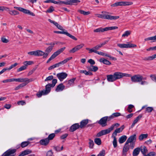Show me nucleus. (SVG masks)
Segmentation results:
<instances>
[{
  "mask_svg": "<svg viewBox=\"0 0 156 156\" xmlns=\"http://www.w3.org/2000/svg\"><path fill=\"white\" fill-rule=\"evenodd\" d=\"M148 135L147 134H141L139 137V139L141 141L144 139L147 138L148 136Z\"/></svg>",
  "mask_w": 156,
  "mask_h": 156,
  "instance_id": "72a5a7b5",
  "label": "nucleus"
},
{
  "mask_svg": "<svg viewBox=\"0 0 156 156\" xmlns=\"http://www.w3.org/2000/svg\"><path fill=\"white\" fill-rule=\"evenodd\" d=\"M55 44L53 43L51 46H49L46 49L45 52H44V56L43 57V58H46L47 57L49 53L52 50Z\"/></svg>",
  "mask_w": 156,
  "mask_h": 156,
  "instance_id": "9d476101",
  "label": "nucleus"
},
{
  "mask_svg": "<svg viewBox=\"0 0 156 156\" xmlns=\"http://www.w3.org/2000/svg\"><path fill=\"white\" fill-rule=\"evenodd\" d=\"M32 152L31 150L29 149H27L21 152L23 156L27 155Z\"/></svg>",
  "mask_w": 156,
  "mask_h": 156,
  "instance_id": "c9c22d12",
  "label": "nucleus"
},
{
  "mask_svg": "<svg viewBox=\"0 0 156 156\" xmlns=\"http://www.w3.org/2000/svg\"><path fill=\"white\" fill-rule=\"evenodd\" d=\"M27 68L26 67V66H23L20 67L19 69H17V72H20L22 70H24L26 69Z\"/></svg>",
  "mask_w": 156,
  "mask_h": 156,
  "instance_id": "13d9d810",
  "label": "nucleus"
},
{
  "mask_svg": "<svg viewBox=\"0 0 156 156\" xmlns=\"http://www.w3.org/2000/svg\"><path fill=\"white\" fill-rule=\"evenodd\" d=\"M131 80L133 83L140 82L141 80H146V78H144L140 74L135 75L133 76H131Z\"/></svg>",
  "mask_w": 156,
  "mask_h": 156,
  "instance_id": "20e7f679",
  "label": "nucleus"
},
{
  "mask_svg": "<svg viewBox=\"0 0 156 156\" xmlns=\"http://www.w3.org/2000/svg\"><path fill=\"white\" fill-rule=\"evenodd\" d=\"M95 15L98 17L102 19H106L110 20H116L119 18V16H113L107 14H96Z\"/></svg>",
  "mask_w": 156,
  "mask_h": 156,
  "instance_id": "f03ea898",
  "label": "nucleus"
},
{
  "mask_svg": "<svg viewBox=\"0 0 156 156\" xmlns=\"http://www.w3.org/2000/svg\"><path fill=\"white\" fill-rule=\"evenodd\" d=\"M48 20L50 22L55 25L59 29L63 31L65 30V29H63L62 27L60 25H59L57 22L52 20L50 19H49Z\"/></svg>",
  "mask_w": 156,
  "mask_h": 156,
  "instance_id": "412c9836",
  "label": "nucleus"
},
{
  "mask_svg": "<svg viewBox=\"0 0 156 156\" xmlns=\"http://www.w3.org/2000/svg\"><path fill=\"white\" fill-rule=\"evenodd\" d=\"M54 10L53 6H51L46 11L47 13H51Z\"/></svg>",
  "mask_w": 156,
  "mask_h": 156,
  "instance_id": "864d4df0",
  "label": "nucleus"
},
{
  "mask_svg": "<svg viewBox=\"0 0 156 156\" xmlns=\"http://www.w3.org/2000/svg\"><path fill=\"white\" fill-rule=\"evenodd\" d=\"M94 32L97 33H103L102 28L100 27L97 29H96L94 30Z\"/></svg>",
  "mask_w": 156,
  "mask_h": 156,
  "instance_id": "5fc2aeb1",
  "label": "nucleus"
},
{
  "mask_svg": "<svg viewBox=\"0 0 156 156\" xmlns=\"http://www.w3.org/2000/svg\"><path fill=\"white\" fill-rule=\"evenodd\" d=\"M113 118L115 117H117L118 116L122 115L119 112H116L113 113L112 114Z\"/></svg>",
  "mask_w": 156,
  "mask_h": 156,
  "instance_id": "bf43d9fd",
  "label": "nucleus"
},
{
  "mask_svg": "<svg viewBox=\"0 0 156 156\" xmlns=\"http://www.w3.org/2000/svg\"><path fill=\"white\" fill-rule=\"evenodd\" d=\"M144 40L145 41L153 40V41L154 42L156 41V35L153 37L146 38L144 39Z\"/></svg>",
  "mask_w": 156,
  "mask_h": 156,
  "instance_id": "58836bf2",
  "label": "nucleus"
},
{
  "mask_svg": "<svg viewBox=\"0 0 156 156\" xmlns=\"http://www.w3.org/2000/svg\"><path fill=\"white\" fill-rule=\"evenodd\" d=\"M16 151V149H9L5 152L2 156H15Z\"/></svg>",
  "mask_w": 156,
  "mask_h": 156,
  "instance_id": "423d86ee",
  "label": "nucleus"
},
{
  "mask_svg": "<svg viewBox=\"0 0 156 156\" xmlns=\"http://www.w3.org/2000/svg\"><path fill=\"white\" fill-rule=\"evenodd\" d=\"M80 1L79 0H68L67 2L62 1V4H64L66 5H71L73 3H75L77 4V3L80 2Z\"/></svg>",
  "mask_w": 156,
  "mask_h": 156,
  "instance_id": "2eb2a0df",
  "label": "nucleus"
},
{
  "mask_svg": "<svg viewBox=\"0 0 156 156\" xmlns=\"http://www.w3.org/2000/svg\"><path fill=\"white\" fill-rule=\"evenodd\" d=\"M30 143V142L28 141L23 142L21 143L20 145H18V147H17V148H19L20 147L22 148L25 147L27 146Z\"/></svg>",
  "mask_w": 156,
  "mask_h": 156,
  "instance_id": "393cba45",
  "label": "nucleus"
},
{
  "mask_svg": "<svg viewBox=\"0 0 156 156\" xmlns=\"http://www.w3.org/2000/svg\"><path fill=\"white\" fill-rule=\"evenodd\" d=\"M80 127V126L78 123H75L73 125L70 127V131L73 132Z\"/></svg>",
  "mask_w": 156,
  "mask_h": 156,
  "instance_id": "6ab92c4d",
  "label": "nucleus"
},
{
  "mask_svg": "<svg viewBox=\"0 0 156 156\" xmlns=\"http://www.w3.org/2000/svg\"><path fill=\"white\" fill-rule=\"evenodd\" d=\"M107 80L109 82H113L115 80L120 79L123 76H131V75L124 73L121 72H116L113 75H108L106 76Z\"/></svg>",
  "mask_w": 156,
  "mask_h": 156,
  "instance_id": "f257e3e1",
  "label": "nucleus"
},
{
  "mask_svg": "<svg viewBox=\"0 0 156 156\" xmlns=\"http://www.w3.org/2000/svg\"><path fill=\"white\" fill-rule=\"evenodd\" d=\"M105 153V150H103L101 151L97 156H104Z\"/></svg>",
  "mask_w": 156,
  "mask_h": 156,
  "instance_id": "0e129e2a",
  "label": "nucleus"
},
{
  "mask_svg": "<svg viewBox=\"0 0 156 156\" xmlns=\"http://www.w3.org/2000/svg\"><path fill=\"white\" fill-rule=\"evenodd\" d=\"M99 61L100 62H102L104 64L107 65H110L111 64V63L109 61L104 58L100 59Z\"/></svg>",
  "mask_w": 156,
  "mask_h": 156,
  "instance_id": "c85d7f7f",
  "label": "nucleus"
},
{
  "mask_svg": "<svg viewBox=\"0 0 156 156\" xmlns=\"http://www.w3.org/2000/svg\"><path fill=\"white\" fill-rule=\"evenodd\" d=\"M55 133H52L49 135L48 137L47 138L48 140H51L53 139L55 136Z\"/></svg>",
  "mask_w": 156,
  "mask_h": 156,
  "instance_id": "a19ab883",
  "label": "nucleus"
},
{
  "mask_svg": "<svg viewBox=\"0 0 156 156\" xmlns=\"http://www.w3.org/2000/svg\"><path fill=\"white\" fill-rule=\"evenodd\" d=\"M119 126V123H116L112 125L110 128L111 129V130L112 131L114 129L115 126L118 127Z\"/></svg>",
  "mask_w": 156,
  "mask_h": 156,
  "instance_id": "4d7b16f0",
  "label": "nucleus"
},
{
  "mask_svg": "<svg viewBox=\"0 0 156 156\" xmlns=\"http://www.w3.org/2000/svg\"><path fill=\"white\" fill-rule=\"evenodd\" d=\"M88 121L89 120L88 119L82 120L80 122V127L81 129L84 127L88 123Z\"/></svg>",
  "mask_w": 156,
  "mask_h": 156,
  "instance_id": "5701e85b",
  "label": "nucleus"
},
{
  "mask_svg": "<svg viewBox=\"0 0 156 156\" xmlns=\"http://www.w3.org/2000/svg\"><path fill=\"white\" fill-rule=\"evenodd\" d=\"M66 47H63L60 49H58L50 57L52 59L55 58L57 56L59 55L61 52H62L65 49Z\"/></svg>",
  "mask_w": 156,
  "mask_h": 156,
  "instance_id": "f8f14e48",
  "label": "nucleus"
},
{
  "mask_svg": "<svg viewBox=\"0 0 156 156\" xmlns=\"http://www.w3.org/2000/svg\"><path fill=\"white\" fill-rule=\"evenodd\" d=\"M133 4L131 2H120L115 3L111 5L112 7H116L118 6H127L131 5Z\"/></svg>",
  "mask_w": 156,
  "mask_h": 156,
  "instance_id": "39448f33",
  "label": "nucleus"
},
{
  "mask_svg": "<svg viewBox=\"0 0 156 156\" xmlns=\"http://www.w3.org/2000/svg\"><path fill=\"white\" fill-rule=\"evenodd\" d=\"M57 82V80L56 79H54L52 80V84H51V86L52 87H54Z\"/></svg>",
  "mask_w": 156,
  "mask_h": 156,
  "instance_id": "e2e57ef3",
  "label": "nucleus"
},
{
  "mask_svg": "<svg viewBox=\"0 0 156 156\" xmlns=\"http://www.w3.org/2000/svg\"><path fill=\"white\" fill-rule=\"evenodd\" d=\"M44 92L43 90H41V91H39L37 94L36 95L38 98H40L41 97L42 95H45L46 94H44Z\"/></svg>",
  "mask_w": 156,
  "mask_h": 156,
  "instance_id": "de8ad7c7",
  "label": "nucleus"
},
{
  "mask_svg": "<svg viewBox=\"0 0 156 156\" xmlns=\"http://www.w3.org/2000/svg\"><path fill=\"white\" fill-rule=\"evenodd\" d=\"M65 87V86L62 83H60L57 86L55 91L57 92L62 91L64 89Z\"/></svg>",
  "mask_w": 156,
  "mask_h": 156,
  "instance_id": "b1692460",
  "label": "nucleus"
},
{
  "mask_svg": "<svg viewBox=\"0 0 156 156\" xmlns=\"http://www.w3.org/2000/svg\"><path fill=\"white\" fill-rule=\"evenodd\" d=\"M49 142V141L47 138L42 139L39 142V143L41 145L44 146H47Z\"/></svg>",
  "mask_w": 156,
  "mask_h": 156,
  "instance_id": "4be33fe9",
  "label": "nucleus"
},
{
  "mask_svg": "<svg viewBox=\"0 0 156 156\" xmlns=\"http://www.w3.org/2000/svg\"><path fill=\"white\" fill-rule=\"evenodd\" d=\"M67 74L64 72L59 73L57 74L56 76L61 81L66 78L67 76Z\"/></svg>",
  "mask_w": 156,
  "mask_h": 156,
  "instance_id": "dca6fc26",
  "label": "nucleus"
},
{
  "mask_svg": "<svg viewBox=\"0 0 156 156\" xmlns=\"http://www.w3.org/2000/svg\"><path fill=\"white\" fill-rule=\"evenodd\" d=\"M136 138V135L134 134L129 137L126 141V142L129 144L130 143V147L132 149H133L134 147Z\"/></svg>",
  "mask_w": 156,
  "mask_h": 156,
  "instance_id": "7ed1b4c3",
  "label": "nucleus"
},
{
  "mask_svg": "<svg viewBox=\"0 0 156 156\" xmlns=\"http://www.w3.org/2000/svg\"><path fill=\"white\" fill-rule=\"evenodd\" d=\"M23 64L26 66V68L28 65H31L33 64V62L32 61H26L23 62Z\"/></svg>",
  "mask_w": 156,
  "mask_h": 156,
  "instance_id": "37998d69",
  "label": "nucleus"
},
{
  "mask_svg": "<svg viewBox=\"0 0 156 156\" xmlns=\"http://www.w3.org/2000/svg\"><path fill=\"white\" fill-rule=\"evenodd\" d=\"M140 152V148L139 147H137L135 149L133 153V156H137L139 154Z\"/></svg>",
  "mask_w": 156,
  "mask_h": 156,
  "instance_id": "c756f323",
  "label": "nucleus"
},
{
  "mask_svg": "<svg viewBox=\"0 0 156 156\" xmlns=\"http://www.w3.org/2000/svg\"><path fill=\"white\" fill-rule=\"evenodd\" d=\"M150 77L152 80L156 81V75H151Z\"/></svg>",
  "mask_w": 156,
  "mask_h": 156,
  "instance_id": "69168bd1",
  "label": "nucleus"
},
{
  "mask_svg": "<svg viewBox=\"0 0 156 156\" xmlns=\"http://www.w3.org/2000/svg\"><path fill=\"white\" fill-rule=\"evenodd\" d=\"M130 147V144L126 142L123 148L122 151V156H126L127 152L129 150Z\"/></svg>",
  "mask_w": 156,
  "mask_h": 156,
  "instance_id": "1a4fd4ad",
  "label": "nucleus"
},
{
  "mask_svg": "<svg viewBox=\"0 0 156 156\" xmlns=\"http://www.w3.org/2000/svg\"><path fill=\"white\" fill-rule=\"evenodd\" d=\"M111 131H112V130H111L110 128L102 130L97 134L96 136L99 137L102 135L107 134L109 133Z\"/></svg>",
  "mask_w": 156,
  "mask_h": 156,
  "instance_id": "9b49d317",
  "label": "nucleus"
},
{
  "mask_svg": "<svg viewBox=\"0 0 156 156\" xmlns=\"http://www.w3.org/2000/svg\"><path fill=\"white\" fill-rule=\"evenodd\" d=\"M66 47H63L60 49H58L50 57L52 59L55 58L57 56L59 55L61 52H62L65 49Z\"/></svg>",
  "mask_w": 156,
  "mask_h": 156,
  "instance_id": "4468645a",
  "label": "nucleus"
},
{
  "mask_svg": "<svg viewBox=\"0 0 156 156\" xmlns=\"http://www.w3.org/2000/svg\"><path fill=\"white\" fill-rule=\"evenodd\" d=\"M53 154V152L51 150L48 151L46 154V156H52Z\"/></svg>",
  "mask_w": 156,
  "mask_h": 156,
  "instance_id": "774afa93",
  "label": "nucleus"
},
{
  "mask_svg": "<svg viewBox=\"0 0 156 156\" xmlns=\"http://www.w3.org/2000/svg\"><path fill=\"white\" fill-rule=\"evenodd\" d=\"M117 46L121 48H134L136 47V45L132 44L131 43H129L127 42V44H118Z\"/></svg>",
  "mask_w": 156,
  "mask_h": 156,
  "instance_id": "0eeeda50",
  "label": "nucleus"
},
{
  "mask_svg": "<svg viewBox=\"0 0 156 156\" xmlns=\"http://www.w3.org/2000/svg\"><path fill=\"white\" fill-rule=\"evenodd\" d=\"M134 107V105H128V108L127 109V111L131 113L133 112L132 108Z\"/></svg>",
  "mask_w": 156,
  "mask_h": 156,
  "instance_id": "c03bdc74",
  "label": "nucleus"
},
{
  "mask_svg": "<svg viewBox=\"0 0 156 156\" xmlns=\"http://www.w3.org/2000/svg\"><path fill=\"white\" fill-rule=\"evenodd\" d=\"M36 56H44V52L40 50L36 51Z\"/></svg>",
  "mask_w": 156,
  "mask_h": 156,
  "instance_id": "2f4dec72",
  "label": "nucleus"
},
{
  "mask_svg": "<svg viewBox=\"0 0 156 156\" xmlns=\"http://www.w3.org/2000/svg\"><path fill=\"white\" fill-rule=\"evenodd\" d=\"M89 147L90 148H92L94 144L93 141L90 139H89Z\"/></svg>",
  "mask_w": 156,
  "mask_h": 156,
  "instance_id": "09e8293b",
  "label": "nucleus"
},
{
  "mask_svg": "<svg viewBox=\"0 0 156 156\" xmlns=\"http://www.w3.org/2000/svg\"><path fill=\"white\" fill-rule=\"evenodd\" d=\"M127 138V137L126 136L123 135L120 137L119 139V142L120 144H122L126 140Z\"/></svg>",
  "mask_w": 156,
  "mask_h": 156,
  "instance_id": "cd10ccee",
  "label": "nucleus"
},
{
  "mask_svg": "<svg viewBox=\"0 0 156 156\" xmlns=\"http://www.w3.org/2000/svg\"><path fill=\"white\" fill-rule=\"evenodd\" d=\"M20 82H24V83H28L30 81H32V79H29L27 78H20Z\"/></svg>",
  "mask_w": 156,
  "mask_h": 156,
  "instance_id": "7c9ffc66",
  "label": "nucleus"
},
{
  "mask_svg": "<svg viewBox=\"0 0 156 156\" xmlns=\"http://www.w3.org/2000/svg\"><path fill=\"white\" fill-rule=\"evenodd\" d=\"M140 151L142 152V154L145 156L146 155V153L147 152V150L146 147L144 146L141 147L140 148Z\"/></svg>",
  "mask_w": 156,
  "mask_h": 156,
  "instance_id": "a878e982",
  "label": "nucleus"
},
{
  "mask_svg": "<svg viewBox=\"0 0 156 156\" xmlns=\"http://www.w3.org/2000/svg\"><path fill=\"white\" fill-rule=\"evenodd\" d=\"M94 141L95 143L98 145H100L101 144V140L99 138H96L95 139Z\"/></svg>",
  "mask_w": 156,
  "mask_h": 156,
  "instance_id": "79ce46f5",
  "label": "nucleus"
},
{
  "mask_svg": "<svg viewBox=\"0 0 156 156\" xmlns=\"http://www.w3.org/2000/svg\"><path fill=\"white\" fill-rule=\"evenodd\" d=\"M9 13L12 15H16L19 14L18 11L15 10L10 11Z\"/></svg>",
  "mask_w": 156,
  "mask_h": 156,
  "instance_id": "a18cd8bd",
  "label": "nucleus"
},
{
  "mask_svg": "<svg viewBox=\"0 0 156 156\" xmlns=\"http://www.w3.org/2000/svg\"><path fill=\"white\" fill-rule=\"evenodd\" d=\"M124 128V125L122 126L120 128H117L114 131L115 133H120L121 132Z\"/></svg>",
  "mask_w": 156,
  "mask_h": 156,
  "instance_id": "4c0bfd02",
  "label": "nucleus"
},
{
  "mask_svg": "<svg viewBox=\"0 0 156 156\" xmlns=\"http://www.w3.org/2000/svg\"><path fill=\"white\" fill-rule=\"evenodd\" d=\"M86 49L89 51V53H91L92 52H94L96 53V52H97V51L94 50V47L91 49L87 48H86Z\"/></svg>",
  "mask_w": 156,
  "mask_h": 156,
  "instance_id": "603ef678",
  "label": "nucleus"
},
{
  "mask_svg": "<svg viewBox=\"0 0 156 156\" xmlns=\"http://www.w3.org/2000/svg\"><path fill=\"white\" fill-rule=\"evenodd\" d=\"M66 47H63L60 49H58L50 57L52 59L55 58L57 56L59 55L61 52H62L65 49Z\"/></svg>",
  "mask_w": 156,
  "mask_h": 156,
  "instance_id": "ddd939ff",
  "label": "nucleus"
},
{
  "mask_svg": "<svg viewBox=\"0 0 156 156\" xmlns=\"http://www.w3.org/2000/svg\"><path fill=\"white\" fill-rule=\"evenodd\" d=\"M153 110V108L152 107H148L146 108L145 112H151Z\"/></svg>",
  "mask_w": 156,
  "mask_h": 156,
  "instance_id": "3c124183",
  "label": "nucleus"
},
{
  "mask_svg": "<svg viewBox=\"0 0 156 156\" xmlns=\"http://www.w3.org/2000/svg\"><path fill=\"white\" fill-rule=\"evenodd\" d=\"M131 34L130 31L127 30L126 31L125 33L122 35V37H128Z\"/></svg>",
  "mask_w": 156,
  "mask_h": 156,
  "instance_id": "8fccbe9b",
  "label": "nucleus"
},
{
  "mask_svg": "<svg viewBox=\"0 0 156 156\" xmlns=\"http://www.w3.org/2000/svg\"><path fill=\"white\" fill-rule=\"evenodd\" d=\"M65 34L67 36H68L69 37H70V38L76 41L77 40V39L76 37H75L74 36L71 35V34H70L66 31Z\"/></svg>",
  "mask_w": 156,
  "mask_h": 156,
  "instance_id": "49530a36",
  "label": "nucleus"
},
{
  "mask_svg": "<svg viewBox=\"0 0 156 156\" xmlns=\"http://www.w3.org/2000/svg\"><path fill=\"white\" fill-rule=\"evenodd\" d=\"M97 52H96V53L98 54L102 55V56H104L105 55L106 56L108 57H111V56L108 54H105L104 52H103L101 51H96Z\"/></svg>",
  "mask_w": 156,
  "mask_h": 156,
  "instance_id": "ea45409f",
  "label": "nucleus"
},
{
  "mask_svg": "<svg viewBox=\"0 0 156 156\" xmlns=\"http://www.w3.org/2000/svg\"><path fill=\"white\" fill-rule=\"evenodd\" d=\"M156 58V53L151 56H149V57H147L145 58L144 59V60H145V61L151 60Z\"/></svg>",
  "mask_w": 156,
  "mask_h": 156,
  "instance_id": "473e14b6",
  "label": "nucleus"
},
{
  "mask_svg": "<svg viewBox=\"0 0 156 156\" xmlns=\"http://www.w3.org/2000/svg\"><path fill=\"white\" fill-rule=\"evenodd\" d=\"M1 41L2 42L4 43H7L9 42V40L4 37L1 38Z\"/></svg>",
  "mask_w": 156,
  "mask_h": 156,
  "instance_id": "680f3d73",
  "label": "nucleus"
},
{
  "mask_svg": "<svg viewBox=\"0 0 156 156\" xmlns=\"http://www.w3.org/2000/svg\"><path fill=\"white\" fill-rule=\"evenodd\" d=\"M14 8L25 13L27 14L33 16H35L33 12H31L29 10L25 9L23 8L20 7H17L16 6H14Z\"/></svg>",
  "mask_w": 156,
  "mask_h": 156,
  "instance_id": "6e6552de",
  "label": "nucleus"
},
{
  "mask_svg": "<svg viewBox=\"0 0 156 156\" xmlns=\"http://www.w3.org/2000/svg\"><path fill=\"white\" fill-rule=\"evenodd\" d=\"M77 11L80 14H83L84 15H87L90 14V12L89 11L85 12L84 11L82 10L79 9Z\"/></svg>",
  "mask_w": 156,
  "mask_h": 156,
  "instance_id": "f704fd0d",
  "label": "nucleus"
},
{
  "mask_svg": "<svg viewBox=\"0 0 156 156\" xmlns=\"http://www.w3.org/2000/svg\"><path fill=\"white\" fill-rule=\"evenodd\" d=\"M80 72L81 73H84L86 75H92V73L90 72V71L87 72L86 70H80Z\"/></svg>",
  "mask_w": 156,
  "mask_h": 156,
  "instance_id": "e433bc0d",
  "label": "nucleus"
},
{
  "mask_svg": "<svg viewBox=\"0 0 156 156\" xmlns=\"http://www.w3.org/2000/svg\"><path fill=\"white\" fill-rule=\"evenodd\" d=\"M114 147L115 148L117 146V142L116 139H113V140L112 142Z\"/></svg>",
  "mask_w": 156,
  "mask_h": 156,
  "instance_id": "052dcab7",
  "label": "nucleus"
},
{
  "mask_svg": "<svg viewBox=\"0 0 156 156\" xmlns=\"http://www.w3.org/2000/svg\"><path fill=\"white\" fill-rule=\"evenodd\" d=\"M118 28V27H111L102 28L103 33L109 30L116 29Z\"/></svg>",
  "mask_w": 156,
  "mask_h": 156,
  "instance_id": "bb28decb",
  "label": "nucleus"
},
{
  "mask_svg": "<svg viewBox=\"0 0 156 156\" xmlns=\"http://www.w3.org/2000/svg\"><path fill=\"white\" fill-rule=\"evenodd\" d=\"M142 115H140L134 120L133 122L136 124L138 122V121L142 118Z\"/></svg>",
  "mask_w": 156,
  "mask_h": 156,
  "instance_id": "6e6d98bb",
  "label": "nucleus"
},
{
  "mask_svg": "<svg viewBox=\"0 0 156 156\" xmlns=\"http://www.w3.org/2000/svg\"><path fill=\"white\" fill-rule=\"evenodd\" d=\"M84 46L83 44H81L80 45H77L73 48L72 49H71L69 51L70 53H74L75 52L78 51L81 48H82Z\"/></svg>",
  "mask_w": 156,
  "mask_h": 156,
  "instance_id": "f3484780",
  "label": "nucleus"
},
{
  "mask_svg": "<svg viewBox=\"0 0 156 156\" xmlns=\"http://www.w3.org/2000/svg\"><path fill=\"white\" fill-rule=\"evenodd\" d=\"M106 117H104L101 118L99 121H98V123L101 125L102 126L104 127L107 125V121Z\"/></svg>",
  "mask_w": 156,
  "mask_h": 156,
  "instance_id": "a211bd4d",
  "label": "nucleus"
},
{
  "mask_svg": "<svg viewBox=\"0 0 156 156\" xmlns=\"http://www.w3.org/2000/svg\"><path fill=\"white\" fill-rule=\"evenodd\" d=\"M52 87L51 84L50 83H48L45 86V90H43V91L44 92V94L46 95L48 94L51 90V87Z\"/></svg>",
  "mask_w": 156,
  "mask_h": 156,
  "instance_id": "aec40b11",
  "label": "nucleus"
},
{
  "mask_svg": "<svg viewBox=\"0 0 156 156\" xmlns=\"http://www.w3.org/2000/svg\"><path fill=\"white\" fill-rule=\"evenodd\" d=\"M75 79V78H73L72 79H71L70 80L68 81V84H69V85H71V84L73 83Z\"/></svg>",
  "mask_w": 156,
  "mask_h": 156,
  "instance_id": "338daca9",
  "label": "nucleus"
}]
</instances>
